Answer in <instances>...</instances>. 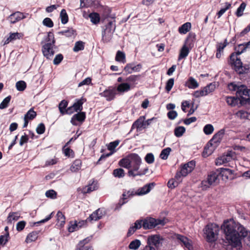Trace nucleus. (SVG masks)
Returning a JSON list of instances; mask_svg holds the SVG:
<instances>
[{"label": "nucleus", "mask_w": 250, "mask_h": 250, "mask_svg": "<svg viewBox=\"0 0 250 250\" xmlns=\"http://www.w3.org/2000/svg\"><path fill=\"white\" fill-rule=\"evenodd\" d=\"M226 240L232 247L242 248V240L250 247V231L233 220L224 221L221 226Z\"/></svg>", "instance_id": "nucleus-1"}, {"label": "nucleus", "mask_w": 250, "mask_h": 250, "mask_svg": "<svg viewBox=\"0 0 250 250\" xmlns=\"http://www.w3.org/2000/svg\"><path fill=\"white\" fill-rule=\"evenodd\" d=\"M46 41L47 42L42 45V51L43 56L47 59L50 60L55 53L53 47L55 46V40L53 33L50 32L48 33Z\"/></svg>", "instance_id": "nucleus-2"}, {"label": "nucleus", "mask_w": 250, "mask_h": 250, "mask_svg": "<svg viewBox=\"0 0 250 250\" xmlns=\"http://www.w3.org/2000/svg\"><path fill=\"white\" fill-rule=\"evenodd\" d=\"M196 35L194 33H189L185 42L184 44L180 49L178 60L186 58L188 55L190 50L194 46Z\"/></svg>", "instance_id": "nucleus-3"}, {"label": "nucleus", "mask_w": 250, "mask_h": 250, "mask_svg": "<svg viewBox=\"0 0 250 250\" xmlns=\"http://www.w3.org/2000/svg\"><path fill=\"white\" fill-rule=\"evenodd\" d=\"M203 231L206 240L208 242H213L218 238L219 227L215 224H208L206 226Z\"/></svg>", "instance_id": "nucleus-4"}, {"label": "nucleus", "mask_w": 250, "mask_h": 250, "mask_svg": "<svg viewBox=\"0 0 250 250\" xmlns=\"http://www.w3.org/2000/svg\"><path fill=\"white\" fill-rule=\"evenodd\" d=\"M230 63L233 67L235 71L239 74H243L248 72V65L243 66V63L235 53H231L229 56Z\"/></svg>", "instance_id": "nucleus-5"}, {"label": "nucleus", "mask_w": 250, "mask_h": 250, "mask_svg": "<svg viewBox=\"0 0 250 250\" xmlns=\"http://www.w3.org/2000/svg\"><path fill=\"white\" fill-rule=\"evenodd\" d=\"M195 166V162L193 161H190L181 167L180 170L178 171L175 176V179L181 181V178L186 177L189 173L191 172Z\"/></svg>", "instance_id": "nucleus-6"}, {"label": "nucleus", "mask_w": 250, "mask_h": 250, "mask_svg": "<svg viewBox=\"0 0 250 250\" xmlns=\"http://www.w3.org/2000/svg\"><path fill=\"white\" fill-rule=\"evenodd\" d=\"M142 221V227L145 229H151L158 225H165L166 222L164 219H156L153 218H146Z\"/></svg>", "instance_id": "nucleus-7"}, {"label": "nucleus", "mask_w": 250, "mask_h": 250, "mask_svg": "<svg viewBox=\"0 0 250 250\" xmlns=\"http://www.w3.org/2000/svg\"><path fill=\"white\" fill-rule=\"evenodd\" d=\"M163 241V238L160 235H152L148 237L147 244L151 246V245L154 246L158 250L162 247Z\"/></svg>", "instance_id": "nucleus-8"}, {"label": "nucleus", "mask_w": 250, "mask_h": 250, "mask_svg": "<svg viewBox=\"0 0 250 250\" xmlns=\"http://www.w3.org/2000/svg\"><path fill=\"white\" fill-rule=\"evenodd\" d=\"M130 161L131 167L129 170H133L134 172L138 171L142 163L141 158L138 154L132 153L130 154Z\"/></svg>", "instance_id": "nucleus-9"}, {"label": "nucleus", "mask_w": 250, "mask_h": 250, "mask_svg": "<svg viewBox=\"0 0 250 250\" xmlns=\"http://www.w3.org/2000/svg\"><path fill=\"white\" fill-rule=\"evenodd\" d=\"M221 172L217 171V172H211L208 175L207 180L210 183V185H212L214 183H218L219 174L221 173H224L225 171L229 173H231V170L228 168H221Z\"/></svg>", "instance_id": "nucleus-10"}, {"label": "nucleus", "mask_w": 250, "mask_h": 250, "mask_svg": "<svg viewBox=\"0 0 250 250\" xmlns=\"http://www.w3.org/2000/svg\"><path fill=\"white\" fill-rule=\"evenodd\" d=\"M120 143L119 140H116L115 141L110 142L107 146V149L110 150L111 152L107 154H103L100 157L98 162H97V164H100V162L102 161L103 160L105 159L106 158L111 155L114 152L115 148L118 146Z\"/></svg>", "instance_id": "nucleus-11"}, {"label": "nucleus", "mask_w": 250, "mask_h": 250, "mask_svg": "<svg viewBox=\"0 0 250 250\" xmlns=\"http://www.w3.org/2000/svg\"><path fill=\"white\" fill-rule=\"evenodd\" d=\"M116 94V89L114 87H109L103 92L100 93V95L104 97L107 101L113 100Z\"/></svg>", "instance_id": "nucleus-12"}, {"label": "nucleus", "mask_w": 250, "mask_h": 250, "mask_svg": "<svg viewBox=\"0 0 250 250\" xmlns=\"http://www.w3.org/2000/svg\"><path fill=\"white\" fill-rule=\"evenodd\" d=\"M175 238L179 241L181 244L184 245L185 248L188 250H192L193 247L191 244V241L187 237L179 234H175Z\"/></svg>", "instance_id": "nucleus-13"}, {"label": "nucleus", "mask_w": 250, "mask_h": 250, "mask_svg": "<svg viewBox=\"0 0 250 250\" xmlns=\"http://www.w3.org/2000/svg\"><path fill=\"white\" fill-rule=\"evenodd\" d=\"M137 194V193H134V191L132 190H125V191H124L122 194L123 197L121 199L119 200V203L117 204L116 207L115 208V209H119L121 208V207L126 202V201H125V200L127 199V198Z\"/></svg>", "instance_id": "nucleus-14"}, {"label": "nucleus", "mask_w": 250, "mask_h": 250, "mask_svg": "<svg viewBox=\"0 0 250 250\" xmlns=\"http://www.w3.org/2000/svg\"><path fill=\"white\" fill-rule=\"evenodd\" d=\"M237 97H240L241 98H243V96L247 97L246 99H249L250 98V89L245 85H240L238 90H237V93H236Z\"/></svg>", "instance_id": "nucleus-15"}, {"label": "nucleus", "mask_w": 250, "mask_h": 250, "mask_svg": "<svg viewBox=\"0 0 250 250\" xmlns=\"http://www.w3.org/2000/svg\"><path fill=\"white\" fill-rule=\"evenodd\" d=\"M26 17L24 15L23 13L17 11L11 14L8 18V20L12 24L25 18Z\"/></svg>", "instance_id": "nucleus-16"}, {"label": "nucleus", "mask_w": 250, "mask_h": 250, "mask_svg": "<svg viewBox=\"0 0 250 250\" xmlns=\"http://www.w3.org/2000/svg\"><path fill=\"white\" fill-rule=\"evenodd\" d=\"M86 118L85 113L80 111V112L74 114L71 118L70 122L74 125H77V122H83Z\"/></svg>", "instance_id": "nucleus-17"}, {"label": "nucleus", "mask_w": 250, "mask_h": 250, "mask_svg": "<svg viewBox=\"0 0 250 250\" xmlns=\"http://www.w3.org/2000/svg\"><path fill=\"white\" fill-rule=\"evenodd\" d=\"M104 212L103 209L99 208L93 212L87 218V220L89 222L91 221H97L102 218L104 216Z\"/></svg>", "instance_id": "nucleus-18"}, {"label": "nucleus", "mask_w": 250, "mask_h": 250, "mask_svg": "<svg viewBox=\"0 0 250 250\" xmlns=\"http://www.w3.org/2000/svg\"><path fill=\"white\" fill-rule=\"evenodd\" d=\"M142 65L141 64H138L136 65L133 63H127L126 66L124 67V71L128 74H131L133 72H139L140 71Z\"/></svg>", "instance_id": "nucleus-19"}, {"label": "nucleus", "mask_w": 250, "mask_h": 250, "mask_svg": "<svg viewBox=\"0 0 250 250\" xmlns=\"http://www.w3.org/2000/svg\"><path fill=\"white\" fill-rule=\"evenodd\" d=\"M145 116H140L132 124L131 130L136 128L137 131H141L143 129L144 120H145Z\"/></svg>", "instance_id": "nucleus-20"}, {"label": "nucleus", "mask_w": 250, "mask_h": 250, "mask_svg": "<svg viewBox=\"0 0 250 250\" xmlns=\"http://www.w3.org/2000/svg\"><path fill=\"white\" fill-rule=\"evenodd\" d=\"M214 143L210 144V141L207 144L204 149L203 152V156L204 157H208L209 155L211 154L214 149L216 145L214 146Z\"/></svg>", "instance_id": "nucleus-21"}, {"label": "nucleus", "mask_w": 250, "mask_h": 250, "mask_svg": "<svg viewBox=\"0 0 250 250\" xmlns=\"http://www.w3.org/2000/svg\"><path fill=\"white\" fill-rule=\"evenodd\" d=\"M225 131L224 129H222L214 135L213 138L210 140V144L214 143L217 145L218 143H220L225 134Z\"/></svg>", "instance_id": "nucleus-22"}, {"label": "nucleus", "mask_w": 250, "mask_h": 250, "mask_svg": "<svg viewBox=\"0 0 250 250\" xmlns=\"http://www.w3.org/2000/svg\"><path fill=\"white\" fill-rule=\"evenodd\" d=\"M232 159V158L230 153H228L216 159L215 163L216 165H221L231 161Z\"/></svg>", "instance_id": "nucleus-23"}, {"label": "nucleus", "mask_w": 250, "mask_h": 250, "mask_svg": "<svg viewBox=\"0 0 250 250\" xmlns=\"http://www.w3.org/2000/svg\"><path fill=\"white\" fill-rule=\"evenodd\" d=\"M199 85L198 83L192 77H189L185 83V86L190 89H196L199 87Z\"/></svg>", "instance_id": "nucleus-24"}, {"label": "nucleus", "mask_w": 250, "mask_h": 250, "mask_svg": "<svg viewBox=\"0 0 250 250\" xmlns=\"http://www.w3.org/2000/svg\"><path fill=\"white\" fill-rule=\"evenodd\" d=\"M89 241V238H86L81 241L78 244L76 250H93L91 247L85 245Z\"/></svg>", "instance_id": "nucleus-25"}, {"label": "nucleus", "mask_w": 250, "mask_h": 250, "mask_svg": "<svg viewBox=\"0 0 250 250\" xmlns=\"http://www.w3.org/2000/svg\"><path fill=\"white\" fill-rule=\"evenodd\" d=\"M154 186L155 184L154 183L146 184L138 190L139 192L137 194L140 195L146 194L150 191L151 189L154 187Z\"/></svg>", "instance_id": "nucleus-26"}, {"label": "nucleus", "mask_w": 250, "mask_h": 250, "mask_svg": "<svg viewBox=\"0 0 250 250\" xmlns=\"http://www.w3.org/2000/svg\"><path fill=\"white\" fill-rule=\"evenodd\" d=\"M113 33L109 30H103L102 33V41L104 43L109 42L112 39Z\"/></svg>", "instance_id": "nucleus-27"}, {"label": "nucleus", "mask_w": 250, "mask_h": 250, "mask_svg": "<svg viewBox=\"0 0 250 250\" xmlns=\"http://www.w3.org/2000/svg\"><path fill=\"white\" fill-rule=\"evenodd\" d=\"M142 221L141 220H137L134 225L131 226L128 231L127 236H129L131 235L137 229H140L142 227Z\"/></svg>", "instance_id": "nucleus-28"}, {"label": "nucleus", "mask_w": 250, "mask_h": 250, "mask_svg": "<svg viewBox=\"0 0 250 250\" xmlns=\"http://www.w3.org/2000/svg\"><path fill=\"white\" fill-rule=\"evenodd\" d=\"M119 165L120 167L130 169L131 166L130 165V155L127 157L123 158L119 162Z\"/></svg>", "instance_id": "nucleus-29"}, {"label": "nucleus", "mask_w": 250, "mask_h": 250, "mask_svg": "<svg viewBox=\"0 0 250 250\" xmlns=\"http://www.w3.org/2000/svg\"><path fill=\"white\" fill-rule=\"evenodd\" d=\"M39 231H34L29 233L27 236L25 242L26 243H29L33 241H35L38 237Z\"/></svg>", "instance_id": "nucleus-30"}, {"label": "nucleus", "mask_w": 250, "mask_h": 250, "mask_svg": "<svg viewBox=\"0 0 250 250\" xmlns=\"http://www.w3.org/2000/svg\"><path fill=\"white\" fill-rule=\"evenodd\" d=\"M56 217L57 220V225L61 228L63 227L65 222V217L64 214L61 211H59L57 213Z\"/></svg>", "instance_id": "nucleus-31"}, {"label": "nucleus", "mask_w": 250, "mask_h": 250, "mask_svg": "<svg viewBox=\"0 0 250 250\" xmlns=\"http://www.w3.org/2000/svg\"><path fill=\"white\" fill-rule=\"evenodd\" d=\"M240 102V99L238 97H227L226 98L227 103L231 106H235L238 105Z\"/></svg>", "instance_id": "nucleus-32"}, {"label": "nucleus", "mask_w": 250, "mask_h": 250, "mask_svg": "<svg viewBox=\"0 0 250 250\" xmlns=\"http://www.w3.org/2000/svg\"><path fill=\"white\" fill-rule=\"evenodd\" d=\"M191 24L189 22L184 23L178 28V31L180 34H185L191 29Z\"/></svg>", "instance_id": "nucleus-33"}, {"label": "nucleus", "mask_w": 250, "mask_h": 250, "mask_svg": "<svg viewBox=\"0 0 250 250\" xmlns=\"http://www.w3.org/2000/svg\"><path fill=\"white\" fill-rule=\"evenodd\" d=\"M216 89V84L215 83H210L209 84L205 86L203 90L204 91L205 95L207 96L208 94L213 92Z\"/></svg>", "instance_id": "nucleus-34"}, {"label": "nucleus", "mask_w": 250, "mask_h": 250, "mask_svg": "<svg viewBox=\"0 0 250 250\" xmlns=\"http://www.w3.org/2000/svg\"><path fill=\"white\" fill-rule=\"evenodd\" d=\"M116 89V92L124 93L129 91L130 89V86L128 83H124L120 84Z\"/></svg>", "instance_id": "nucleus-35"}, {"label": "nucleus", "mask_w": 250, "mask_h": 250, "mask_svg": "<svg viewBox=\"0 0 250 250\" xmlns=\"http://www.w3.org/2000/svg\"><path fill=\"white\" fill-rule=\"evenodd\" d=\"M148 170V167H146L143 170H140L138 171H136V172H134L133 170H128V175L129 177H135L136 176H142L146 174Z\"/></svg>", "instance_id": "nucleus-36"}, {"label": "nucleus", "mask_w": 250, "mask_h": 250, "mask_svg": "<svg viewBox=\"0 0 250 250\" xmlns=\"http://www.w3.org/2000/svg\"><path fill=\"white\" fill-rule=\"evenodd\" d=\"M82 162L80 159H77L74 161L70 167V170L72 172H75L80 170L81 168Z\"/></svg>", "instance_id": "nucleus-37"}, {"label": "nucleus", "mask_w": 250, "mask_h": 250, "mask_svg": "<svg viewBox=\"0 0 250 250\" xmlns=\"http://www.w3.org/2000/svg\"><path fill=\"white\" fill-rule=\"evenodd\" d=\"M20 217V215L18 212H10L7 217V222L11 223L12 221H17Z\"/></svg>", "instance_id": "nucleus-38"}, {"label": "nucleus", "mask_w": 250, "mask_h": 250, "mask_svg": "<svg viewBox=\"0 0 250 250\" xmlns=\"http://www.w3.org/2000/svg\"><path fill=\"white\" fill-rule=\"evenodd\" d=\"M83 99L78 100L72 105L76 112L81 111L83 110Z\"/></svg>", "instance_id": "nucleus-39"}, {"label": "nucleus", "mask_w": 250, "mask_h": 250, "mask_svg": "<svg viewBox=\"0 0 250 250\" xmlns=\"http://www.w3.org/2000/svg\"><path fill=\"white\" fill-rule=\"evenodd\" d=\"M84 43L82 41H78L76 42L75 43V45L73 47V50L74 52H78L79 51H81L84 49Z\"/></svg>", "instance_id": "nucleus-40"}, {"label": "nucleus", "mask_w": 250, "mask_h": 250, "mask_svg": "<svg viewBox=\"0 0 250 250\" xmlns=\"http://www.w3.org/2000/svg\"><path fill=\"white\" fill-rule=\"evenodd\" d=\"M90 21L95 24H97L100 21V16L97 13H92L89 15Z\"/></svg>", "instance_id": "nucleus-41"}, {"label": "nucleus", "mask_w": 250, "mask_h": 250, "mask_svg": "<svg viewBox=\"0 0 250 250\" xmlns=\"http://www.w3.org/2000/svg\"><path fill=\"white\" fill-rule=\"evenodd\" d=\"M113 175L114 177L121 178L125 176V171L121 168L115 169L113 171Z\"/></svg>", "instance_id": "nucleus-42"}, {"label": "nucleus", "mask_w": 250, "mask_h": 250, "mask_svg": "<svg viewBox=\"0 0 250 250\" xmlns=\"http://www.w3.org/2000/svg\"><path fill=\"white\" fill-rule=\"evenodd\" d=\"M68 105V102L65 100H62L59 104V109L62 115L65 114V110Z\"/></svg>", "instance_id": "nucleus-43"}, {"label": "nucleus", "mask_w": 250, "mask_h": 250, "mask_svg": "<svg viewBox=\"0 0 250 250\" xmlns=\"http://www.w3.org/2000/svg\"><path fill=\"white\" fill-rule=\"evenodd\" d=\"M36 112L33 110V108H31L25 114L24 118L29 120H32L36 117Z\"/></svg>", "instance_id": "nucleus-44"}, {"label": "nucleus", "mask_w": 250, "mask_h": 250, "mask_svg": "<svg viewBox=\"0 0 250 250\" xmlns=\"http://www.w3.org/2000/svg\"><path fill=\"white\" fill-rule=\"evenodd\" d=\"M186 131V128L182 126H179L176 127L174 129V135L177 137H181Z\"/></svg>", "instance_id": "nucleus-45"}, {"label": "nucleus", "mask_w": 250, "mask_h": 250, "mask_svg": "<svg viewBox=\"0 0 250 250\" xmlns=\"http://www.w3.org/2000/svg\"><path fill=\"white\" fill-rule=\"evenodd\" d=\"M115 60L117 62H120L125 63V54L123 52L118 51L116 53Z\"/></svg>", "instance_id": "nucleus-46"}, {"label": "nucleus", "mask_w": 250, "mask_h": 250, "mask_svg": "<svg viewBox=\"0 0 250 250\" xmlns=\"http://www.w3.org/2000/svg\"><path fill=\"white\" fill-rule=\"evenodd\" d=\"M141 244V241L139 240L135 239L130 243L128 248L131 250H136L139 248Z\"/></svg>", "instance_id": "nucleus-47"}, {"label": "nucleus", "mask_w": 250, "mask_h": 250, "mask_svg": "<svg viewBox=\"0 0 250 250\" xmlns=\"http://www.w3.org/2000/svg\"><path fill=\"white\" fill-rule=\"evenodd\" d=\"M60 18L61 19V22L63 24H66L68 21V17L66 10L63 9L61 11Z\"/></svg>", "instance_id": "nucleus-48"}, {"label": "nucleus", "mask_w": 250, "mask_h": 250, "mask_svg": "<svg viewBox=\"0 0 250 250\" xmlns=\"http://www.w3.org/2000/svg\"><path fill=\"white\" fill-rule=\"evenodd\" d=\"M96 183H93L91 185H89L88 186L85 187L83 190V193H90L91 191H93L97 189Z\"/></svg>", "instance_id": "nucleus-49"}, {"label": "nucleus", "mask_w": 250, "mask_h": 250, "mask_svg": "<svg viewBox=\"0 0 250 250\" xmlns=\"http://www.w3.org/2000/svg\"><path fill=\"white\" fill-rule=\"evenodd\" d=\"M115 21H108V23L105 25V28L104 29V30H109V31L112 32L113 33L115 30Z\"/></svg>", "instance_id": "nucleus-50"}, {"label": "nucleus", "mask_w": 250, "mask_h": 250, "mask_svg": "<svg viewBox=\"0 0 250 250\" xmlns=\"http://www.w3.org/2000/svg\"><path fill=\"white\" fill-rule=\"evenodd\" d=\"M171 150L170 147H167L162 150L160 155V158L163 160L167 159Z\"/></svg>", "instance_id": "nucleus-51"}, {"label": "nucleus", "mask_w": 250, "mask_h": 250, "mask_svg": "<svg viewBox=\"0 0 250 250\" xmlns=\"http://www.w3.org/2000/svg\"><path fill=\"white\" fill-rule=\"evenodd\" d=\"M16 87L19 91H23L26 87V83L23 81H20L16 83Z\"/></svg>", "instance_id": "nucleus-52"}, {"label": "nucleus", "mask_w": 250, "mask_h": 250, "mask_svg": "<svg viewBox=\"0 0 250 250\" xmlns=\"http://www.w3.org/2000/svg\"><path fill=\"white\" fill-rule=\"evenodd\" d=\"M11 99V96H8L4 98L0 104V109H3L8 107Z\"/></svg>", "instance_id": "nucleus-53"}, {"label": "nucleus", "mask_w": 250, "mask_h": 250, "mask_svg": "<svg viewBox=\"0 0 250 250\" xmlns=\"http://www.w3.org/2000/svg\"><path fill=\"white\" fill-rule=\"evenodd\" d=\"M75 33V31L72 28H68L67 30L61 31L58 32L60 35H64L66 37H71Z\"/></svg>", "instance_id": "nucleus-54"}, {"label": "nucleus", "mask_w": 250, "mask_h": 250, "mask_svg": "<svg viewBox=\"0 0 250 250\" xmlns=\"http://www.w3.org/2000/svg\"><path fill=\"white\" fill-rule=\"evenodd\" d=\"M79 229L78 228L77 225V221H75L74 222H70L69 226L68 228V230L69 232H72L78 230Z\"/></svg>", "instance_id": "nucleus-55"}, {"label": "nucleus", "mask_w": 250, "mask_h": 250, "mask_svg": "<svg viewBox=\"0 0 250 250\" xmlns=\"http://www.w3.org/2000/svg\"><path fill=\"white\" fill-rule=\"evenodd\" d=\"M246 4L245 2H242L239 7L237 8L236 12V15L238 17H240L243 15V12L246 8Z\"/></svg>", "instance_id": "nucleus-56"}, {"label": "nucleus", "mask_w": 250, "mask_h": 250, "mask_svg": "<svg viewBox=\"0 0 250 250\" xmlns=\"http://www.w3.org/2000/svg\"><path fill=\"white\" fill-rule=\"evenodd\" d=\"M235 52H233V53H235L236 55L239 56L241 55L242 53H244L246 51L245 48L243 44H240L237 47H235Z\"/></svg>", "instance_id": "nucleus-57"}, {"label": "nucleus", "mask_w": 250, "mask_h": 250, "mask_svg": "<svg viewBox=\"0 0 250 250\" xmlns=\"http://www.w3.org/2000/svg\"><path fill=\"white\" fill-rule=\"evenodd\" d=\"M226 7L224 8H222L217 13V16H218V19L220 18L225 13V12L229 9L231 7V4L229 2L225 3Z\"/></svg>", "instance_id": "nucleus-58"}, {"label": "nucleus", "mask_w": 250, "mask_h": 250, "mask_svg": "<svg viewBox=\"0 0 250 250\" xmlns=\"http://www.w3.org/2000/svg\"><path fill=\"white\" fill-rule=\"evenodd\" d=\"M214 130V127L213 125L211 124L206 125L203 129V131L204 133L206 135H209L211 134Z\"/></svg>", "instance_id": "nucleus-59"}, {"label": "nucleus", "mask_w": 250, "mask_h": 250, "mask_svg": "<svg viewBox=\"0 0 250 250\" xmlns=\"http://www.w3.org/2000/svg\"><path fill=\"white\" fill-rule=\"evenodd\" d=\"M81 7H90L94 4V0H80Z\"/></svg>", "instance_id": "nucleus-60"}, {"label": "nucleus", "mask_w": 250, "mask_h": 250, "mask_svg": "<svg viewBox=\"0 0 250 250\" xmlns=\"http://www.w3.org/2000/svg\"><path fill=\"white\" fill-rule=\"evenodd\" d=\"M174 78L169 79L166 83V90L168 92L170 91L174 85Z\"/></svg>", "instance_id": "nucleus-61"}, {"label": "nucleus", "mask_w": 250, "mask_h": 250, "mask_svg": "<svg viewBox=\"0 0 250 250\" xmlns=\"http://www.w3.org/2000/svg\"><path fill=\"white\" fill-rule=\"evenodd\" d=\"M180 182V181H177V180L175 181L174 179H171L167 182V187L169 188L173 189L178 186Z\"/></svg>", "instance_id": "nucleus-62"}, {"label": "nucleus", "mask_w": 250, "mask_h": 250, "mask_svg": "<svg viewBox=\"0 0 250 250\" xmlns=\"http://www.w3.org/2000/svg\"><path fill=\"white\" fill-rule=\"evenodd\" d=\"M9 232H6L5 235L0 236V245L4 246L8 241Z\"/></svg>", "instance_id": "nucleus-63"}, {"label": "nucleus", "mask_w": 250, "mask_h": 250, "mask_svg": "<svg viewBox=\"0 0 250 250\" xmlns=\"http://www.w3.org/2000/svg\"><path fill=\"white\" fill-rule=\"evenodd\" d=\"M65 147L64 146L63 147V151L65 155L67 157H73L74 155L73 151L69 147Z\"/></svg>", "instance_id": "nucleus-64"}]
</instances>
